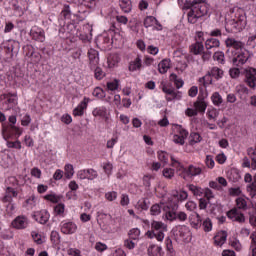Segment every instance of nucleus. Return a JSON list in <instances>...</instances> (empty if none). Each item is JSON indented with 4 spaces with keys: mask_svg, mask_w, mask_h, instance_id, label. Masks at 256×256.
I'll return each mask as SVG.
<instances>
[{
    "mask_svg": "<svg viewBox=\"0 0 256 256\" xmlns=\"http://www.w3.org/2000/svg\"><path fill=\"white\" fill-rule=\"evenodd\" d=\"M102 168L108 177L111 175V173H113V164H111V162L103 163Z\"/></svg>",
    "mask_w": 256,
    "mask_h": 256,
    "instance_id": "obj_62",
    "label": "nucleus"
},
{
    "mask_svg": "<svg viewBox=\"0 0 256 256\" xmlns=\"http://www.w3.org/2000/svg\"><path fill=\"white\" fill-rule=\"evenodd\" d=\"M88 59H89V65L90 69H95L97 65H99V51L91 48L88 50Z\"/></svg>",
    "mask_w": 256,
    "mask_h": 256,
    "instance_id": "obj_21",
    "label": "nucleus"
},
{
    "mask_svg": "<svg viewBox=\"0 0 256 256\" xmlns=\"http://www.w3.org/2000/svg\"><path fill=\"white\" fill-rule=\"evenodd\" d=\"M249 61V51L241 50L240 52H237L236 55L232 58V63L236 67H241L242 65H245Z\"/></svg>",
    "mask_w": 256,
    "mask_h": 256,
    "instance_id": "obj_12",
    "label": "nucleus"
},
{
    "mask_svg": "<svg viewBox=\"0 0 256 256\" xmlns=\"http://www.w3.org/2000/svg\"><path fill=\"white\" fill-rule=\"evenodd\" d=\"M205 164L208 169H213V167H215V159H213V155H206Z\"/></svg>",
    "mask_w": 256,
    "mask_h": 256,
    "instance_id": "obj_61",
    "label": "nucleus"
},
{
    "mask_svg": "<svg viewBox=\"0 0 256 256\" xmlns=\"http://www.w3.org/2000/svg\"><path fill=\"white\" fill-rule=\"evenodd\" d=\"M162 91L166 95H171V97H173V99H177V92H175L174 89L167 87V85H165V84L162 85Z\"/></svg>",
    "mask_w": 256,
    "mask_h": 256,
    "instance_id": "obj_55",
    "label": "nucleus"
},
{
    "mask_svg": "<svg viewBox=\"0 0 256 256\" xmlns=\"http://www.w3.org/2000/svg\"><path fill=\"white\" fill-rule=\"evenodd\" d=\"M165 233H167V224L153 220L151 222V230L146 232V237L148 239H156L159 243H163Z\"/></svg>",
    "mask_w": 256,
    "mask_h": 256,
    "instance_id": "obj_3",
    "label": "nucleus"
},
{
    "mask_svg": "<svg viewBox=\"0 0 256 256\" xmlns=\"http://www.w3.org/2000/svg\"><path fill=\"white\" fill-rule=\"evenodd\" d=\"M155 23H157V18H155L154 16H148L144 20V27H146V28L153 27V25H155Z\"/></svg>",
    "mask_w": 256,
    "mask_h": 256,
    "instance_id": "obj_58",
    "label": "nucleus"
},
{
    "mask_svg": "<svg viewBox=\"0 0 256 256\" xmlns=\"http://www.w3.org/2000/svg\"><path fill=\"white\" fill-rule=\"evenodd\" d=\"M161 211H163V204H153L150 208V214L153 217L161 215Z\"/></svg>",
    "mask_w": 256,
    "mask_h": 256,
    "instance_id": "obj_44",
    "label": "nucleus"
},
{
    "mask_svg": "<svg viewBox=\"0 0 256 256\" xmlns=\"http://www.w3.org/2000/svg\"><path fill=\"white\" fill-rule=\"evenodd\" d=\"M227 242V231H219L215 236H214V245L216 247H223L225 243Z\"/></svg>",
    "mask_w": 256,
    "mask_h": 256,
    "instance_id": "obj_23",
    "label": "nucleus"
},
{
    "mask_svg": "<svg viewBox=\"0 0 256 256\" xmlns=\"http://www.w3.org/2000/svg\"><path fill=\"white\" fill-rule=\"evenodd\" d=\"M198 83L200 87H209V85L213 83V76H211V73L208 71L205 76L199 78Z\"/></svg>",
    "mask_w": 256,
    "mask_h": 256,
    "instance_id": "obj_29",
    "label": "nucleus"
},
{
    "mask_svg": "<svg viewBox=\"0 0 256 256\" xmlns=\"http://www.w3.org/2000/svg\"><path fill=\"white\" fill-rule=\"evenodd\" d=\"M178 4L182 5L183 9H189L187 19L191 25H195L201 17L207 15V5L203 0H178Z\"/></svg>",
    "mask_w": 256,
    "mask_h": 256,
    "instance_id": "obj_1",
    "label": "nucleus"
},
{
    "mask_svg": "<svg viewBox=\"0 0 256 256\" xmlns=\"http://www.w3.org/2000/svg\"><path fill=\"white\" fill-rule=\"evenodd\" d=\"M214 61H217L221 65H225V53L218 51L213 55Z\"/></svg>",
    "mask_w": 256,
    "mask_h": 256,
    "instance_id": "obj_52",
    "label": "nucleus"
},
{
    "mask_svg": "<svg viewBox=\"0 0 256 256\" xmlns=\"http://www.w3.org/2000/svg\"><path fill=\"white\" fill-rule=\"evenodd\" d=\"M226 215L230 221H235L236 223H245V215L237 208H232L226 213Z\"/></svg>",
    "mask_w": 256,
    "mask_h": 256,
    "instance_id": "obj_16",
    "label": "nucleus"
},
{
    "mask_svg": "<svg viewBox=\"0 0 256 256\" xmlns=\"http://www.w3.org/2000/svg\"><path fill=\"white\" fill-rule=\"evenodd\" d=\"M178 207V205H174L172 208H168V210L165 212L166 221H169L170 223L175 221H178L179 223H185V221H187L189 218L187 213L183 211H177Z\"/></svg>",
    "mask_w": 256,
    "mask_h": 256,
    "instance_id": "obj_6",
    "label": "nucleus"
},
{
    "mask_svg": "<svg viewBox=\"0 0 256 256\" xmlns=\"http://www.w3.org/2000/svg\"><path fill=\"white\" fill-rule=\"evenodd\" d=\"M19 195V192L15 188L8 186L5 189L4 196L2 197V203H13V199Z\"/></svg>",
    "mask_w": 256,
    "mask_h": 256,
    "instance_id": "obj_18",
    "label": "nucleus"
},
{
    "mask_svg": "<svg viewBox=\"0 0 256 256\" xmlns=\"http://www.w3.org/2000/svg\"><path fill=\"white\" fill-rule=\"evenodd\" d=\"M245 82L251 89H255L256 87V69L255 68L246 69Z\"/></svg>",
    "mask_w": 256,
    "mask_h": 256,
    "instance_id": "obj_17",
    "label": "nucleus"
},
{
    "mask_svg": "<svg viewBox=\"0 0 256 256\" xmlns=\"http://www.w3.org/2000/svg\"><path fill=\"white\" fill-rule=\"evenodd\" d=\"M247 191L252 199H256V182L247 186Z\"/></svg>",
    "mask_w": 256,
    "mask_h": 256,
    "instance_id": "obj_57",
    "label": "nucleus"
},
{
    "mask_svg": "<svg viewBox=\"0 0 256 256\" xmlns=\"http://www.w3.org/2000/svg\"><path fill=\"white\" fill-rule=\"evenodd\" d=\"M30 37L38 43H45V30L40 27L33 26L30 30Z\"/></svg>",
    "mask_w": 256,
    "mask_h": 256,
    "instance_id": "obj_15",
    "label": "nucleus"
},
{
    "mask_svg": "<svg viewBox=\"0 0 256 256\" xmlns=\"http://www.w3.org/2000/svg\"><path fill=\"white\" fill-rule=\"evenodd\" d=\"M175 130L178 136L184 137V139H187V137H189V131H187V129L183 128L181 125L176 124Z\"/></svg>",
    "mask_w": 256,
    "mask_h": 256,
    "instance_id": "obj_45",
    "label": "nucleus"
},
{
    "mask_svg": "<svg viewBox=\"0 0 256 256\" xmlns=\"http://www.w3.org/2000/svg\"><path fill=\"white\" fill-rule=\"evenodd\" d=\"M60 231L64 235H73L77 233V224L73 221L64 220L60 223Z\"/></svg>",
    "mask_w": 256,
    "mask_h": 256,
    "instance_id": "obj_11",
    "label": "nucleus"
},
{
    "mask_svg": "<svg viewBox=\"0 0 256 256\" xmlns=\"http://www.w3.org/2000/svg\"><path fill=\"white\" fill-rule=\"evenodd\" d=\"M163 177L166 179H173V177H175V170L173 168H164Z\"/></svg>",
    "mask_w": 256,
    "mask_h": 256,
    "instance_id": "obj_60",
    "label": "nucleus"
},
{
    "mask_svg": "<svg viewBox=\"0 0 256 256\" xmlns=\"http://www.w3.org/2000/svg\"><path fill=\"white\" fill-rule=\"evenodd\" d=\"M230 247H233L235 251H241L243 249V246L241 245V242L237 238H231L229 240Z\"/></svg>",
    "mask_w": 256,
    "mask_h": 256,
    "instance_id": "obj_49",
    "label": "nucleus"
},
{
    "mask_svg": "<svg viewBox=\"0 0 256 256\" xmlns=\"http://www.w3.org/2000/svg\"><path fill=\"white\" fill-rule=\"evenodd\" d=\"M229 26L232 27V33L243 31V29L247 27V15L242 10H240L238 13H236L234 19L227 22L226 31H229Z\"/></svg>",
    "mask_w": 256,
    "mask_h": 256,
    "instance_id": "obj_4",
    "label": "nucleus"
},
{
    "mask_svg": "<svg viewBox=\"0 0 256 256\" xmlns=\"http://www.w3.org/2000/svg\"><path fill=\"white\" fill-rule=\"evenodd\" d=\"M54 215L56 217H65V204L59 203L54 207Z\"/></svg>",
    "mask_w": 256,
    "mask_h": 256,
    "instance_id": "obj_43",
    "label": "nucleus"
},
{
    "mask_svg": "<svg viewBox=\"0 0 256 256\" xmlns=\"http://www.w3.org/2000/svg\"><path fill=\"white\" fill-rule=\"evenodd\" d=\"M119 6L123 13H131L133 10V2L131 0H119Z\"/></svg>",
    "mask_w": 256,
    "mask_h": 256,
    "instance_id": "obj_34",
    "label": "nucleus"
},
{
    "mask_svg": "<svg viewBox=\"0 0 256 256\" xmlns=\"http://www.w3.org/2000/svg\"><path fill=\"white\" fill-rule=\"evenodd\" d=\"M93 97H96L97 99H105L106 94L105 90H103L101 87H96L92 92Z\"/></svg>",
    "mask_w": 256,
    "mask_h": 256,
    "instance_id": "obj_51",
    "label": "nucleus"
},
{
    "mask_svg": "<svg viewBox=\"0 0 256 256\" xmlns=\"http://www.w3.org/2000/svg\"><path fill=\"white\" fill-rule=\"evenodd\" d=\"M203 51H205L203 42H195L190 46V53H192V55H201Z\"/></svg>",
    "mask_w": 256,
    "mask_h": 256,
    "instance_id": "obj_28",
    "label": "nucleus"
},
{
    "mask_svg": "<svg viewBox=\"0 0 256 256\" xmlns=\"http://www.w3.org/2000/svg\"><path fill=\"white\" fill-rule=\"evenodd\" d=\"M11 5L14 11V15H16V17H23V15H25V11H27V9L13 3H11Z\"/></svg>",
    "mask_w": 256,
    "mask_h": 256,
    "instance_id": "obj_47",
    "label": "nucleus"
},
{
    "mask_svg": "<svg viewBox=\"0 0 256 256\" xmlns=\"http://www.w3.org/2000/svg\"><path fill=\"white\" fill-rule=\"evenodd\" d=\"M89 105V98L84 97L83 101H81L76 108L73 110L74 117H83L85 115V109Z\"/></svg>",
    "mask_w": 256,
    "mask_h": 256,
    "instance_id": "obj_20",
    "label": "nucleus"
},
{
    "mask_svg": "<svg viewBox=\"0 0 256 256\" xmlns=\"http://www.w3.org/2000/svg\"><path fill=\"white\" fill-rule=\"evenodd\" d=\"M75 29H77V24L75 22H71V20L65 21V22H60V29L59 33L62 35H73L75 33Z\"/></svg>",
    "mask_w": 256,
    "mask_h": 256,
    "instance_id": "obj_14",
    "label": "nucleus"
},
{
    "mask_svg": "<svg viewBox=\"0 0 256 256\" xmlns=\"http://www.w3.org/2000/svg\"><path fill=\"white\" fill-rule=\"evenodd\" d=\"M51 217V214H49V211L47 210H41L33 215V219L37 221V223H40V225H45L49 221Z\"/></svg>",
    "mask_w": 256,
    "mask_h": 256,
    "instance_id": "obj_19",
    "label": "nucleus"
},
{
    "mask_svg": "<svg viewBox=\"0 0 256 256\" xmlns=\"http://www.w3.org/2000/svg\"><path fill=\"white\" fill-rule=\"evenodd\" d=\"M4 99L5 101L2 103L4 111H11V109L17 105V94L15 93L4 95Z\"/></svg>",
    "mask_w": 256,
    "mask_h": 256,
    "instance_id": "obj_13",
    "label": "nucleus"
},
{
    "mask_svg": "<svg viewBox=\"0 0 256 256\" xmlns=\"http://www.w3.org/2000/svg\"><path fill=\"white\" fill-rule=\"evenodd\" d=\"M1 49L5 51L7 55H10L11 57H13V55L19 53V42L13 39L5 40L1 44Z\"/></svg>",
    "mask_w": 256,
    "mask_h": 256,
    "instance_id": "obj_9",
    "label": "nucleus"
},
{
    "mask_svg": "<svg viewBox=\"0 0 256 256\" xmlns=\"http://www.w3.org/2000/svg\"><path fill=\"white\" fill-rule=\"evenodd\" d=\"M189 222L192 229H200L203 220L201 219V215H199V213H195L189 216Z\"/></svg>",
    "mask_w": 256,
    "mask_h": 256,
    "instance_id": "obj_25",
    "label": "nucleus"
},
{
    "mask_svg": "<svg viewBox=\"0 0 256 256\" xmlns=\"http://www.w3.org/2000/svg\"><path fill=\"white\" fill-rule=\"evenodd\" d=\"M170 81L174 83L176 89H181V87L185 85V82H183V79L179 78V76H177V74L175 73H172L170 75Z\"/></svg>",
    "mask_w": 256,
    "mask_h": 256,
    "instance_id": "obj_39",
    "label": "nucleus"
},
{
    "mask_svg": "<svg viewBox=\"0 0 256 256\" xmlns=\"http://www.w3.org/2000/svg\"><path fill=\"white\" fill-rule=\"evenodd\" d=\"M64 175L66 179H73V175H75L73 164H66L64 166Z\"/></svg>",
    "mask_w": 256,
    "mask_h": 256,
    "instance_id": "obj_38",
    "label": "nucleus"
},
{
    "mask_svg": "<svg viewBox=\"0 0 256 256\" xmlns=\"http://www.w3.org/2000/svg\"><path fill=\"white\" fill-rule=\"evenodd\" d=\"M202 139L201 134L198 132H191L189 136V144L195 145L197 143H201Z\"/></svg>",
    "mask_w": 256,
    "mask_h": 256,
    "instance_id": "obj_41",
    "label": "nucleus"
},
{
    "mask_svg": "<svg viewBox=\"0 0 256 256\" xmlns=\"http://www.w3.org/2000/svg\"><path fill=\"white\" fill-rule=\"evenodd\" d=\"M225 44L227 47H233V49L239 50V49H243V47H245V44L241 41H237L235 40V38H228L225 41Z\"/></svg>",
    "mask_w": 256,
    "mask_h": 256,
    "instance_id": "obj_30",
    "label": "nucleus"
},
{
    "mask_svg": "<svg viewBox=\"0 0 256 256\" xmlns=\"http://www.w3.org/2000/svg\"><path fill=\"white\" fill-rule=\"evenodd\" d=\"M135 209H137V211H149V199L141 198L138 200L135 204Z\"/></svg>",
    "mask_w": 256,
    "mask_h": 256,
    "instance_id": "obj_33",
    "label": "nucleus"
},
{
    "mask_svg": "<svg viewBox=\"0 0 256 256\" xmlns=\"http://www.w3.org/2000/svg\"><path fill=\"white\" fill-rule=\"evenodd\" d=\"M119 79H114L112 81H108L106 83V89L107 91L115 92L117 89H119Z\"/></svg>",
    "mask_w": 256,
    "mask_h": 256,
    "instance_id": "obj_42",
    "label": "nucleus"
},
{
    "mask_svg": "<svg viewBox=\"0 0 256 256\" xmlns=\"http://www.w3.org/2000/svg\"><path fill=\"white\" fill-rule=\"evenodd\" d=\"M208 72L214 79H216V81H219V79H223V69L217 66L212 67Z\"/></svg>",
    "mask_w": 256,
    "mask_h": 256,
    "instance_id": "obj_35",
    "label": "nucleus"
},
{
    "mask_svg": "<svg viewBox=\"0 0 256 256\" xmlns=\"http://www.w3.org/2000/svg\"><path fill=\"white\" fill-rule=\"evenodd\" d=\"M171 68V60L169 59H163L159 64H158V71L161 73V75H165L167 71Z\"/></svg>",
    "mask_w": 256,
    "mask_h": 256,
    "instance_id": "obj_31",
    "label": "nucleus"
},
{
    "mask_svg": "<svg viewBox=\"0 0 256 256\" xmlns=\"http://www.w3.org/2000/svg\"><path fill=\"white\" fill-rule=\"evenodd\" d=\"M93 69H94V77L95 79H97V81H101V79H104L105 72H103V69L97 66Z\"/></svg>",
    "mask_w": 256,
    "mask_h": 256,
    "instance_id": "obj_56",
    "label": "nucleus"
},
{
    "mask_svg": "<svg viewBox=\"0 0 256 256\" xmlns=\"http://www.w3.org/2000/svg\"><path fill=\"white\" fill-rule=\"evenodd\" d=\"M44 199L46 201H50V203H59V201H61V196H59L55 193H50V194H46L44 196Z\"/></svg>",
    "mask_w": 256,
    "mask_h": 256,
    "instance_id": "obj_48",
    "label": "nucleus"
},
{
    "mask_svg": "<svg viewBox=\"0 0 256 256\" xmlns=\"http://www.w3.org/2000/svg\"><path fill=\"white\" fill-rule=\"evenodd\" d=\"M202 227H203L205 233H209V232L213 231V222L211 221V218H206L202 222Z\"/></svg>",
    "mask_w": 256,
    "mask_h": 256,
    "instance_id": "obj_50",
    "label": "nucleus"
},
{
    "mask_svg": "<svg viewBox=\"0 0 256 256\" xmlns=\"http://www.w3.org/2000/svg\"><path fill=\"white\" fill-rule=\"evenodd\" d=\"M211 101L213 105L219 107L221 103H223V97L221 96V94H219V92H214L211 96Z\"/></svg>",
    "mask_w": 256,
    "mask_h": 256,
    "instance_id": "obj_46",
    "label": "nucleus"
},
{
    "mask_svg": "<svg viewBox=\"0 0 256 256\" xmlns=\"http://www.w3.org/2000/svg\"><path fill=\"white\" fill-rule=\"evenodd\" d=\"M185 139L183 136H179V134H174L173 136V142L176 143V145H185Z\"/></svg>",
    "mask_w": 256,
    "mask_h": 256,
    "instance_id": "obj_64",
    "label": "nucleus"
},
{
    "mask_svg": "<svg viewBox=\"0 0 256 256\" xmlns=\"http://www.w3.org/2000/svg\"><path fill=\"white\" fill-rule=\"evenodd\" d=\"M194 108L197 111V113H205L207 111V102H205V99H197L196 102H194Z\"/></svg>",
    "mask_w": 256,
    "mask_h": 256,
    "instance_id": "obj_32",
    "label": "nucleus"
},
{
    "mask_svg": "<svg viewBox=\"0 0 256 256\" xmlns=\"http://www.w3.org/2000/svg\"><path fill=\"white\" fill-rule=\"evenodd\" d=\"M143 67V59L141 58V55H138L133 61L129 63V71L132 73L135 71H139Z\"/></svg>",
    "mask_w": 256,
    "mask_h": 256,
    "instance_id": "obj_26",
    "label": "nucleus"
},
{
    "mask_svg": "<svg viewBox=\"0 0 256 256\" xmlns=\"http://www.w3.org/2000/svg\"><path fill=\"white\" fill-rule=\"evenodd\" d=\"M158 159L161 163L167 165V163H169V153L165 151H158Z\"/></svg>",
    "mask_w": 256,
    "mask_h": 256,
    "instance_id": "obj_53",
    "label": "nucleus"
},
{
    "mask_svg": "<svg viewBox=\"0 0 256 256\" xmlns=\"http://www.w3.org/2000/svg\"><path fill=\"white\" fill-rule=\"evenodd\" d=\"M221 42L217 38H208L205 41V49L208 51L209 55L215 51V49H219Z\"/></svg>",
    "mask_w": 256,
    "mask_h": 256,
    "instance_id": "obj_22",
    "label": "nucleus"
},
{
    "mask_svg": "<svg viewBox=\"0 0 256 256\" xmlns=\"http://www.w3.org/2000/svg\"><path fill=\"white\" fill-rule=\"evenodd\" d=\"M76 177L80 181H85V179H87V181H95V179L99 177V173L93 168L82 169L76 173Z\"/></svg>",
    "mask_w": 256,
    "mask_h": 256,
    "instance_id": "obj_8",
    "label": "nucleus"
},
{
    "mask_svg": "<svg viewBox=\"0 0 256 256\" xmlns=\"http://www.w3.org/2000/svg\"><path fill=\"white\" fill-rule=\"evenodd\" d=\"M60 17L65 19V21H83V13L81 11L73 12L71 10V5L65 4L61 13Z\"/></svg>",
    "mask_w": 256,
    "mask_h": 256,
    "instance_id": "obj_7",
    "label": "nucleus"
},
{
    "mask_svg": "<svg viewBox=\"0 0 256 256\" xmlns=\"http://www.w3.org/2000/svg\"><path fill=\"white\" fill-rule=\"evenodd\" d=\"M139 235H141V230L139 228H133L129 232L130 239H133V241H137L139 239Z\"/></svg>",
    "mask_w": 256,
    "mask_h": 256,
    "instance_id": "obj_59",
    "label": "nucleus"
},
{
    "mask_svg": "<svg viewBox=\"0 0 256 256\" xmlns=\"http://www.w3.org/2000/svg\"><path fill=\"white\" fill-rule=\"evenodd\" d=\"M8 121L10 123V125L2 126V136L3 139H5V141H7V139H9V137H11V135H16L17 137H21V135H23V129L15 126V124L17 123V116L12 115L8 118Z\"/></svg>",
    "mask_w": 256,
    "mask_h": 256,
    "instance_id": "obj_5",
    "label": "nucleus"
},
{
    "mask_svg": "<svg viewBox=\"0 0 256 256\" xmlns=\"http://www.w3.org/2000/svg\"><path fill=\"white\" fill-rule=\"evenodd\" d=\"M170 159L171 166L177 170L178 175H180L182 179L187 180L191 177H197L203 173V169L199 166L189 165L188 168H185L183 167V164L175 158V156H171Z\"/></svg>",
    "mask_w": 256,
    "mask_h": 256,
    "instance_id": "obj_2",
    "label": "nucleus"
},
{
    "mask_svg": "<svg viewBox=\"0 0 256 256\" xmlns=\"http://www.w3.org/2000/svg\"><path fill=\"white\" fill-rule=\"evenodd\" d=\"M236 205L238 209H247V200H245L243 197H238L236 199Z\"/></svg>",
    "mask_w": 256,
    "mask_h": 256,
    "instance_id": "obj_63",
    "label": "nucleus"
},
{
    "mask_svg": "<svg viewBox=\"0 0 256 256\" xmlns=\"http://www.w3.org/2000/svg\"><path fill=\"white\" fill-rule=\"evenodd\" d=\"M37 205V198H35V195L30 196L28 199L25 201V206L28 209H33Z\"/></svg>",
    "mask_w": 256,
    "mask_h": 256,
    "instance_id": "obj_54",
    "label": "nucleus"
},
{
    "mask_svg": "<svg viewBox=\"0 0 256 256\" xmlns=\"http://www.w3.org/2000/svg\"><path fill=\"white\" fill-rule=\"evenodd\" d=\"M187 188L191 191L194 197H202L205 190L199 186H195L193 184H189Z\"/></svg>",
    "mask_w": 256,
    "mask_h": 256,
    "instance_id": "obj_37",
    "label": "nucleus"
},
{
    "mask_svg": "<svg viewBox=\"0 0 256 256\" xmlns=\"http://www.w3.org/2000/svg\"><path fill=\"white\" fill-rule=\"evenodd\" d=\"M176 235L181 239H189L191 237V229L187 225H179L176 227Z\"/></svg>",
    "mask_w": 256,
    "mask_h": 256,
    "instance_id": "obj_24",
    "label": "nucleus"
},
{
    "mask_svg": "<svg viewBox=\"0 0 256 256\" xmlns=\"http://www.w3.org/2000/svg\"><path fill=\"white\" fill-rule=\"evenodd\" d=\"M11 226L18 231L27 229L29 227V218L26 215H19L11 222Z\"/></svg>",
    "mask_w": 256,
    "mask_h": 256,
    "instance_id": "obj_10",
    "label": "nucleus"
},
{
    "mask_svg": "<svg viewBox=\"0 0 256 256\" xmlns=\"http://www.w3.org/2000/svg\"><path fill=\"white\" fill-rule=\"evenodd\" d=\"M92 115L94 117H102L105 118L107 117V108L105 106H99L96 107L93 111H92Z\"/></svg>",
    "mask_w": 256,
    "mask_h": 256,
    "instance_id": "obj_36",
    "label": "nucleus"
},
{
    "mask_svg": "<svg viewBox=\"0 0 256 256\" xmlns=\"http://www.w3.org/2000/svg\"><path fill=\"white\" fill-rule=\"evenodd\" d=\"M167 256H175V250L173 249V240L168 236L165 239Z\"/></svg>",
    "mask_w": 256,
    "mask_h": 256,
    "instance_id": "obj_40",
    "label": "nucleus"
},
{
    "mask_svg": "<svg viewBox=\"0 0 256 256\" xmlns=\"http://www.w3.org/2000/svg\"><path fill=\"white\" fill-rule=\"evenodd\" d=\"M147 253L149 256H163V247L157 244H150Z\"/></svg>",
    "mask_w": 256,
    "mask_h": 256,
    "instance_id": "obj_27",
    "label": "nucleus"
}]
</instances>
